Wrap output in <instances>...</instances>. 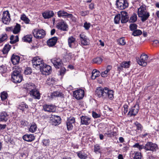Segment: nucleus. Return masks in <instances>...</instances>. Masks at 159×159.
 <instances>
[{
	"mask_svg": "<svg viewBox=\"0 0 159 159\" xmlns=\"http://www.w3.org/2000/svg\"><path fill=\"white\" fill-rule=\"evenodd\" d=\"M95 94L99 98L102 97L104 99L108 98L112 100L114 98L113 91L107 87L103 88L100 87L97 88L95 91Z\"/></svg>",
	"mask_w": 159,
	"mask_h": 159,
	"instance_id": "obj_1",
	"label": "nucleus"
},
{
	"mask_svg": "<svg viewBox=\"0 0 159 159\" xmlns=\"http://www.w3.org/2000/svg\"><path fill=\"white\" fill-rule=\"evenodd\" d=\"M129 20V17L127 12L126 11H122L120 14L116 15L114 19L115 23L117 24L121 20L122 23L127 22Z\"/></svg>",
	"mask_w": 159,
	"mask_h": 159,
	"instance_id": "obj_2",
	"label": "nucleus"
},
{
	"mask_svg": "<svg viewBox=\"0 0 159 159\" xmlns=\"http://www.w3.org/2000/svg\"><path fill=\"white\" fill-rule=\"evenodd\" d=\"M146 8V6L143 5L138 9V16L141 18V20L142 22L146 20L150 16L149 13L147 11Z\"/></svg>",
	"mask_w": 159,
	"mask_h": 159,
	"instance_id": "obj_3",
	"label": "nucleus"
},
{
	"mask_svg": "<svg viewBox=\"0 0 159 159\" xmlns=\"http://www.w3.org/2000/svg\"><path fill=\"white\" fill-rule=\"evenodd\" d=\"M32 63L33 67L36 69L39 70L44 66L43 60L39 57H35L32 60Z\"/></svg>",
	"mask_w": 159,
	"mask_h": 159,
	"instance_id": "obj_4",
	"label": "nucleus"
},
{
	"mask_svg": "<svg viewBox=\"0 0 159 159\" xmlns=\"http://www.w3.org/2000/svg\"><path fill=\"white\" fill-rule=\"evenodd\" d=\"M11 78L13 82L15 83H19L22 80V77L19 71L15 70L12 75Z\"/></svg>",
	"mask_w": 159,
	"mask_h": 159,
	"instance_id": "obj_5",
	"label": "nucleus"
},
{
	"mask_svg": "<svg viewBox=\"0 0 159 159\" xmlns=\"http://www.w3.org/2000/svg\"><path fill=\"white\" fill-rule=\"evenodd\" d=\"M32 33L34 36L38 39L43 38L45 35V32L43 30L37 28L34 29L33 30Z\"/></svg>",
	"mask_w": 159,
	"mask_h": 159,
	"instance_id": "obj_6",
	"label": "nucleus"
},
{
	"mask_svg": "<svg viewBox=\"0 0 159 159\" xmlns=\"http://www.w3.org/2000/svg\"><path fill=\"white\" fill-rule=\"evenodd\" d=\"M157 145L152 142H148L144 146V149L147 151H151L155 152L158 149Z\"/></svg>",
	"mask_w": 159,
	"mask_h": 159,
	"instance_id": "obj_7",
	"label": "nucleus"
},
{
	"mask_svg": "<svg viewBox=\"0 0 159 159\" xmlns=\"http://www.w3.org/2000/svg\"><path fill=\"white\" fill-rule=\"evenodd\" d=\"M57 15L59 17H62L70 18L73 21H75V19L73 15L71 14H69L64 11L61 10L57 12Z\"/></svg>",
	"mask_w": 159,
	"mask_h": 159,
	"instance_id": "obj_8",
	"label": "nucleus"
},
{
	"mask_svg": "<svg viewBox=\"0 0 159 159\" xmlns=\"http://www.w3.org/2000/svg\"><path fill=\"white\" fill-rule=\"evenodd\" d=\"M116 6L119 9L123 10L128 7V3L127 0H117Z\"/></svg>",
	"mask_w": 159,
	"mask_h": 159,
	"instance_id": "obj_9",
	"label": "nucleus"
},
{
	"mask_svg": "<svg viewBox=\"0 0 159 159\" xmlns=\"http://www.w3.org/2000/svg\"><path fill=\"white\" fill-rule=\"evenodd\" d=\"M2 18V20L3 23L5 24H8L11 20L10 14L8 11H4Z\"/></svg>",
	"mask_w": 159,
	"mask_h": 159,
	"instance_id": "obj_10",
	"label": "nucleus"
},
{
	"mask_svg": "<svg viewBox=\"0 0 159 159\" xmlns=\"http://www.w3.org/2000/svg\"><path fill=\"white\" fill-rule=\"evenodd\" d=\"M39 70L43 74L47 75L50 74L52 71V68L50 66L44 64V66Z\"/></svg>",
	"mask_w": 159,
	"mask_h": 159,
	"instance_id": "obj_11",
	"label": "nucleus"
},
{
	"mask_svg": "<svg viewBox=\"0 0 159 159\" xmlns=\"http://www.w3.org/2000/svg\"><path fill=\"white\" fill-rule=\"evenodd\" d=\"M148 57V56L146 54H142L140 57V59L137 60L138 63L140 65L146 66L147 65V62L146 61L147 60Z\"/></svg>",
	"mask_w": 159,
	"mask_h": 159,
	"instance_id": "obj_12",
	"label": "nucleus"
},
{
	"mask_svg": "<svg viewBox=\"0 0 159 159\" xmlns=\"http://www.w3.org/2000/svg\"><path fill=\"white\" fill-rule=\"evenodd\" d=\"M74 97L77 100L82 99L84 96V93L83 90L79 89L73 92Z\"/></svg>",
	"mask_w": 159,
	"mask_h": 159,
	"instance_id": "obj_13",
	"label": "nucleus"
},
{
	"mask_svg": "<svg viewBox=\"0 0 159 159\" xmlns=\"http://www.w3.org/2000/svg\"><path fill=\"white\" fill-rule=\"evenodd\" d=\"M51 61L54 66L57 69L60 68L63 65L62 61L60 58L56 57L53 58Z\"/></svg>",
	"mask_w": 159,
	"mask_h": 159,
	"instance_id": "obj_14",
	"label": "nucleus"
},
{
	"mask_svg": "<svg viewBox=\"0 0 159 159\" xmlns=\"http://www.w3.org/2000/svg\"><path fill=\"white\" fill-rule=\"evenodd\" d=\"M139 107L138 105H135L129 109L128 115L129 116H135L138 113L139 111Z\"/></svg>",
	"mask_w": 159,
	"mask_h": 159,
	"instance_id": "obj_15",
	"label": "nucleus"
},
{
	"mask_svg": "<svg viewBox=\"0 0 159 159\" xmlns=\"http://www.w3.org/2000/svg\"><path fill=\"white\" fill-rule=\"evenodd\" d=\"M29 93L30 96L34 99L39 100L40 98V93L36 88Z\"/></svg>",
	"mask_w": 159,
	"mask_h": 159,
	"instance_id": "obj_16",
	"label": "nucleus"
},
{
	"mask_svg": "<svg viewBox=\"0 0 159 159\" xmlns=\"http://www.w3.org/2000/svg\"><path fill=\"white\" fill-rule=\"evenodd\" d=\"M51 124L54 126H56L60 123L61 118L58 116L52 115L50 118Z\"/></svg>",
	"mask_w": 159,
	"mask_h": 159,
	"instance_id": "obj_17",
	"label": "nucleus"
},
{
	"mask_svg": "<svg viewBox=\"0 0 159 159\" xmlns=\"http://www.w3.org/2000/svg\"><path fill=\"white\" fill-rule=\"evenodd\" d=\"M57 27L59 29L63 31L67 30L68 25L63 20H61L58 22L56 25Z\"/></svg>",
	"mask_w": 159,
	"mask_h": 159,
	"instance_id": "obj_18",
	"label": "nucleus"
},
{
	"mask_svg": "<svg viewBox=\"0 0 159 159\" xmlns=\"http://www.w3.org/2000/svg\"><path fill=\"white\" fill-rule=\"evenodd\" d=\"M81 124L88 125L91 122V118L86 116H82L80 117Z\"/></svg>",
	"mask_w": 159,
	"mask_h": 159,
	"instance_id": "obj_19",
	"label": "nucleus"
},
{
	"mask_svg": "<svg viewBox=\"0 0 159 159\" xmlns=\"http://www.w3.org/2000/svg\"><path fill=\"white\" fill-rule=\"evenodd\" d=\"M36 88V86L32 83H26L23 85V88L30 92Z\"/></svg>",
	"mask_w": 159,
	"mask_h": 159,
	"instance_id": "obj_20",
	"label": "nucleus"
},
{
	"mask_svg": "<svg viewBox=\"0 0 159 159\" xmlns=\"http://www.w3.org/2000/svg\"><path fill=\"white\" fill-rule=\"evenodd\" d=\"M58 39L56 37H54L48 40L47 44L49 47H52L56 44Z\"/></svg>",
	"mask_w": 159,
	"mask_h": 159,
	"instance_id": "obj_21",
	"label": "nucleus"
},
{
	"mask_svg": "<svg viewBox=\"0 0 159 159\" xmlns=\"http://www.w3.org/2000/svg\"><path fill=\"white\" fill-rule=\"evenodd\" d=\"M79 37L80 38L81 45L85 46L89 44V42L85 35L83 34H80Z\"/></svg>",
	"mask_w": 159,
	"mask_h": 159,
	"instance_id": "obj_22",
	"label": "nucleus"
},
{
	"mask_svg": "<svg viewBox=\"0 0 159 159\" xmlns=\"http://www.w3.org/2000/svg\"><path fill=\"white\" fill-rule=\"evenodd\" d=\"M78 157L81 159H87L88 155L84 151H80L76 152Z\"/></svg>",
	"mask_w": 159,
	"mask_h": 159,
	"instance_id": "obj_23",
	"label": "nucleus"
},
{
	"mask_svg": "<svg viewBox=\"0 0 159 159\" xmlns=\"http://www.w3.org/2000/svg\"><path fill=\"white\" fill-rule=\"evenodd\" d=\"M54 13L52 11H45L42 13V16L45 19H48L53 16Z\"/></svg>",
	"mask_w": 159,
	"mask_h": 159,
	"instance_id": "obj_24",
	"label": "nucleus"
},
{
	"mask_svg": "<svg viewBox=\"0 0 159 159\" xmlns=\"http://www.w3.org/2000/svg\"><path fill=\"white\" fill-rule=\"evenodd\" d=\"M20 57L18 55L13 54L11 57V61L13 65H16L19 63L20 60Z\"/></svg>",
	"mask_w": 159,
	"mask_h": 159,
	"instance_id": "obj_25",
	"label": "nucleus"
},
{
	"mask_svg": "<svg viewBox=\"0 0 159 159\" xmlns=\"http://www.w3.org/2000/svg\"><path fill=\"white\" fill-rule=\"evenodd\" d=\"M43 108L45 111L49 112H53L55 111L54 106L48 105H45L43 106Z\"/></svg>",
	"mask_w": 159,
	"mask_h": 159,
	"instance_id": "obj_26",
	"label": "nucleus"
},
{
	"mask_svg": "<svg viewBox=\"0 0 159 159\" xmlns=\"http://www.w3.org/2000/svg\"><path fill=\"white\" fill-rule=\"evenodd\" d=\"M35 138L34 136L32 134L25 135L23 137V139L28 142L32 141L35 139Z\"/></svg>",
	"mask_w": 159,
	"mask_h": 159,
	"instance_id": "obj_27",
	"label": "nucleus"
},
{
	"mask_svg": "<svg viewBox=\"0 0 159 159\" xmlns=\"http://www.w3.org/2000/svg\"><path fill=\"white\" fill-rule=\"evenodd\" d=\"M9 118V115L7 113L3 112L0 114V121L6 122L8 120Z\"/></svg>",
	"mask_w": 159,
	"mask_h": 159,
	"instance_id": "obj_28",
	"label": "nucleus"
},
{
	"mask_svg": "<svg viewBox=\"0 0 159 159\" xmlns=\"http://www.w3.org/2000/svg\"><path fill=\"white\" fill-rule=\"evenodd\" d=\"M75 38H74L73 36H70L69 37L68 39V45L71 48H74V46L72 45V44H75Z\"/></svg>",
	"mask_w": 159,
	"mask_h": 159,
	"instance_id": "obj_29",
	"label": "nucleus"
},
{
	"mask_svg": "<svg viewBox=\"0 0 159 159\" xmlns=\"http://www.w3.org/2000/svg\"><path fill=\"white\" fill-rule=\"evenodd\" d=\"M32 38L33 36L31 34L27 35L23 37L22 40L24 42L30 43L32 41Z\"/></svg>",
	"mask_w": 159,
	"mask_h": 159,
	"instance_id": "obj_30",
	"label": "nucleus"
},
{
	"mask_svg": "<svg viewBox=\"0 0 159 159\" xmlns=\"http://www.w3.org/2000/svg\"><path fill=\"white\" fill-rule=\"evenodd\" d=\"M133 159H143L142 155L141 152H135L133 154Z\"/></svg>",
	"mask_w": 159,
	"mask_h": 159,
	"instance_id": "obj_31",
	"label": "nucleus"
},
{
	"mask_svg": "<svg viewBox=\"0 0 159 159\" xmlns=\"http://www.w3.org/2000/svg\"><path fill=\"white\" fill-rule=\"evenodd\" d=\"M111 68V66L110 65L107 66V67L106 70L102 72L101 73V76L103 77H107V73L109 72Z\"/></svg>",
	"mask_w": 159,
	"mask_h": 159,
	"instance_id": "obj_32",
	"label": "nucleus"
},
{
	"mask_svg": "<svg viewBox=\"0 0 159 159\" xmlns=\"http://www.w3.org/2000/svg\"><path fill=\"white\" fill-rule=\"evenodd\" d=\"M100 75V72L96 69H94L92 71L91 76L92 79L94 80L97 77H98Z\"/></svg>",
	"mask_w": 159,
	"mask_h": 159,
	"instance_id": "obj_33",
	"label": "nucleus"
},
{
	"mask_svg": "<svg viewBox=\"0 0 159 159\" xmlns=\"http://www.w3.org/2000/svg\"><path fill=\"white\" fill-rule=\"evenodd\" d=\"M37 128V127L36 124L34 122H33L31 124L29 129V131L31 133H34L36 131Z\"/></svg>",
	"mask_w": 159,
	"mask_h": 159,
	"instance_id": "obj_34",
	"label": "nucleus"
},
{
	"mask_svg": "<svg viewBox=\"0 0 159 159\" xmlns=\"http://www.w3.org/2000/svg\"><path fill=\"white\" fill-rule=\"evenodd\" d=\"M56 82V79L52 77L48 78L46 81V83L48 85L53 84Z\"/></svg>",
	"mask_w": 159,
	"mask_h": 159,
	"instance_id": "obj_35",
	"label": "nucleus"
},
{
	"mask_svg": "<svg viewBox=\"0 0 159 159\" xmlns=\"http://www.w3.org/2000/svg\"><path fill=\"white\" fill-rule=\"evenodd\" d=\"M13 32L14 34H18L20 30V25L17 23L14 27L13 28Z\"/></svg>",
	"mask_w": 159,
	"mask_h": 159,
	"instance_id": "obj_36",
	"label": "nucleus"
},
{
	"mask_svg": "<svg viewBox=\"0 0 159 159\" xmlns=\"http://www.w3.org/2000/svg\"><path fill=\"white\" fill-rule=\"evenodd\" d=\"M52 98H53L55 97H61L63 96V94L62 93L59 91L54 92L52 93L50 95Z\"/></svg>",
	"mask_w": 159,
	"mask_h": 159,
	"instance_id": "obj_37",
	"label": "nucleus"
},
{
	"mask_svg": "<svg viewBox=\"0 0 159 159\" xmlns=\"http://www.w3.org/2000/svg\"><path fill=\"white\" fill-rule=\"evenodd\" d=\"M11 41L10 43L11 44H14L16 43L19 41V38L17 35L15 37L13 35H11L10 38Z\"/></svg>",
	"mask_w": 159,
	"mask_h": 159,
	"instance_id": "obj_38",
	"label": "nucleus"
},
{
	"mask_svg": "<svg viewBox=\"0 0 159 159\" xmlns=\"http://www.w3.org/2000/svg\"><path fill=\"white\" fill-rule=\"evenodd\" d=\"M20 19L26 24H28L30 23V20L24 14L21 15Z\"/></svg>",
	"mask_w": 159,
	"mask_h": 159,
	"instance_id": "obj_39",
	"label": "nucleus"
},
{
	"mask_svg": "<svg viewBox=\"0 0 159 159\" xmlns=\"http://www.w3.org/2000/svg\"><path fill=\"white\" fill-rule=\"evenodd\" d=\"M11 48V46L9 45H6L3 48L2 52L3 54H7L8 53Z\"/></svg>",
	"mask_w": 159,
	"mask_h": 159,
	"instance_id": "obj_40",
	"label": "nucleus"
},
{
	"mask_svg": "<svg viewBox=\"0 0 159 159\" xmlns=\"http://www.w3.org/2000/svg\"><path fill=\"white\" fill-rule=\"evenodd\" d=\"M28 107V105L25 102H22L19 106L18 108L20 110L24 111L25 109H27Z\"/></svg>",
	"mask_w": 159,
	"mask_h": 159,
	"instance_id": "obj_41",
	"label": "nucleus"
},
{
	"mask_svg": "<svg viewBox=\"0 0 159 159\" xmlns=\"http://www.w3.org/2000/svg\"><path fill=\"white\" fill-rule=\"evenodd\" d=\"M102 59L100 57H97L93 59V63L99 64L101 63L102 61Z\"/></svg>",
	"mask_w": 159,
	"mask_h": 159,
	"instance_id": "obj_42",
	"label": "nucleus"
},
{
	"mask_svg": "<svg viewBox=\"0 0 159 159\" xmlns=\"http://www.w3.org/2000/svg\"><path fill=\"white\" fill-rule=\"evenodd\" d=\"M94 152L96 153H98L101 152V147L98 144H96L94 146Z\"/></svg>",
	"mask_w": 159,
	"mask_h": 159,
	"instance_id": "obj_43",
	"label": "nucleus"
},
{
	"mask_svg": "<svg viewBox=\"0 0 159 159\" xmlns=\"http://www.w3.org/2000/svg\"><path fill=\"white\" fill-rule=\"evenodd\" d=\"M116 133L115 132H112L111 130H108L104 134V135L107 136L108 137H111L114 136V134Z\"/></svg>",
	"mask_w": 159,
	"mask_h": 159,
	"instance_id": "obj_44",
	"label": "nucleus"
},
{
	"mask_svg": "<svg viewBox=\"0 0 159 159\" xmlns=\"http://www.w3.org/2000/svg\"><path fill=\"white\" fill-rule=\"evenodd\" d=\"M142 34V31L139 30H134L132 34L134 36H136L140 35Z\"/></svg>",
	"mask_w": 159,
	"mask_h": 159,
	"instance_id": "obj_45",
	"label": "nucleus"
},
{
	"mask_svg": "<svg viewBox=\"0 0 159 159\" xmlns=\"http://www.w3.org/2000/svg\"><path fill=\"white\" fill-rule=\"evenodd\" d=\"M75 122V119L72 117H70L67 119V123L74 125Z\"/></svg>",
	"mask_w": 159,
	"mask_h": 159,
	"instance_id": "obj_46",
	"label": "nucleus"
},
{
	"mask_svg": "<svg viewBox=\"0 0 159 159\" xmlns=\"http://www.w3.org/2000/svg\"><path fill=\"white\" fill-rule=\"evenodd\" d=\"M137 17L136 14H134L130 17L129 21L130 22H135L137 20Z\"/></svg>",
	"mask_w": 159,
	"mask_h": 159,
	"instance_id": "obj_47",
	"label": "nucleus"
},
{
	"mask_svg": "<svg viewBox=\"0 0 159 159\" xmlns=\"http://www.w3.org/2000/svg\"><path fill=\"white\" fill-rule=\"evenodd\" d=\"M130 61H123L120 64L121 66L124 68H129L130 66Z\"/></svg>",
	"mask_w": 159,
	"mask_h": 159,
	"instance_id": "obj_48",
	"label": "nucleus"
},
{
	"mask_svg": "<svg viewBox=\"0 0 159 159\" xmlns=\"http://www.w3.org/2000/svg\"><path fill=\"white\" fill-rule=\"evenodd\" d=\"M8 94L6 92H2L1 94V97L2 100H4L7 98Z\"/></svg>",
	"mask_w": 159,
	"mask_h": 159,
	"instance_id": "obj_49",
	"label": "nucleus"
},
{
	"mask_svg": "<svg viewBox=\"0 0 159 159\" xmlns=\"http://www.w3.org/2000/svg\"><path fill=\"white\" fill-rule=\"evenodd\" d=\"M133 147L137 148L139 150H141L142 149H144V145H140L139 143H136L133 146Z\"/></svg>",
	"mask_w": 159,
	"mask_h": 159,
	"instance_id": "obj_50",
	"label": "nucleus"
},
{
	"mask_svg": "<svg viewBox=\"0 0 159 159\" xmlns=\"http://www.w3.org/2000/svg\"><path fill=\"white\" fill-rule=\"evenodd\" d=\"M134 124L137 127L138 130H140L141 131L142 130L143 127L140 123L137 121H136L134 123Z\"/></svg>",
	"mask_w": 159,
	"mask_h": 159,
	"instance_id": "obj_51",
	"label": "nucleus"
},
{
	"mask_svg": "<svg viewBox=\"0 0 159 159\" xmlns=\"http://www.w3.org/2000/svg\"><path fill=\"white\" fill-rule=\"evenodd\" d=\"M32 72V69L30 67H27L25 68L24 73L26 75L30 74Z\"/></svg>",
	"mask_w": 159,
	"mask_h": 159,
	"instance_id": "obj_52",
	"label": "nucleus"
},
{
	"mask_svg": "<svg viewBox=\"0 0 159 159\" xmlns=\"http://www.w3.org/2000/svg\"><path fill=\"white\" fill-rule=\"evenodd\" d=\"M137 25L135 24H131L129 25V29L131 31H134L137 29Z\"/></svg>",
	"mask_w": 159,
	"mask_h": 159,
	"instance_id": "obj_53",
	"label": "nucleus"
},
{
	"mask_svg": "<svg viewBox=\"0 0 159 159\" xmlns=\"http://www.w3.org/2000/svg\"><path fill=\"white\" fill-rule=\"evenodd\" d=\"M7 36L6 34H2V37L0 38V43L7 39Z\"/></svg>",
	"mask_w": 159,
	"mask_h": 159,
	"instance_id": "obj_54",
	"label": "nucleus"
},
{
	"mask_svg": "<svg viewBox=\"0 0 159 159\" xmlns=\"http://www.w3.org/2000/svg\"><path fill=\"white\" fill-rule=\"evenodd\" d=\"M60 68V69L59 71L60 74L61 76L63 75L65 73L66 69L65 67H62V66Z\"/></svg>",
	"mask_w": 159,
	"mask_h": 159,
	"instance_id": "obj_55",
	"label": "nucleus"
},
{
	"mask_svg": "<svg viewBox=\"0 0 159 159\" xmlns=\"http://www.w3.org/2000/svg\"><path fill=\"white\" fill-rule=\"evenodd\" d=\"M20 125L21 127H24L25 126H26L28 124L27 121H25L24 120H21L20 121Z\"/></svg>",
	"mask_w": 159,
	"mask_h": 159,
	"instance_id": "obj_56",
	"label": "nucleus"
},
{
	"mask_svg": "<svg viewBox=\"0 0 159 159\" xmlns=\"http://www.w3.org/2000/svg\"><path fill=\"white\" fill-rule=\"evenodd\" d=\"M118 43L122 45H124L126 43L125 42V39L124 38H120L118 40Z\"/></svg>",
	"mask_w": 159,
	"mask_h": 159,
	"instance_id": "obj_57",
	"label": "nucleus"
},
{
	"mask_svg": "<svg viewBox=\"0 0 159 159\" xmlns=\"http://www.w3.org/2000/svg\"><path fill=\"white\" fill-rule=\"evenodd\" d=\"M50 141L48 139H44L42 141L43 145L45 146H47L49 145Z\"/></svg>",
	"mask_w": 159,
	"mask_h": 159,
	"instance_id": "obj_58",
	"label": "nucleus"
},
{
	"mask_svg": "<svg viewBox=\"0 0 159 159\" xmlns=\"http://www.w3.org/2000/svg\"><path fill=\"white\" fill-rule=\"evenodd\" d=\"M90 26V24L89 23H88L87 22H85L84 23V27L86 30H88Z\"/></svg>",
	"mask_w": 159,
	"mask_h": 159,
	"instance_id": "obj_59",
	"label": "nucleus"
},
{
	"mask_svg": "<svg viewBox=\"0 0 159 159\" xmlns=\"http://www.w3.org/2000/svg\"><path fill=\"white\" fill-rule=\"evenodd\" d=\"M80 13L82 16H84L89 14V11H80Z\"/></svg>",
	"mask_w": 159,
	"mask_h": 159,
	"instance_id": "obj_60",
	"label": "nucleus"
},
{
	"mask_svg": "<svg viewBox=\"0 0 159 159\" xmlns=\"http://www.w3.org/2000/svg\"><path fill=\"white\" fill-rule=\"evenodd\" d=\"M93 117L94 118H98L100 117L101 115L100 114H97L96 112L93 111L92 112Z\"/></svg>",
	"mask_w": 159,
	"mask_h": 159,
	"instance_id": "obj_61",
	"label": "nucleus"
},
{
	"mask_svg": "<svg viewBox=\"0 0 159 159\" xmlns=\"http://www.w3.org/2000/svg\"><path fill=\"white\" fill-rule=\"evenodd\" d=\"M73 124L66 123L67 129L68 130H71L73 127Z\"/></svg>",
	"mask_w": 159,
	"mask_h": 159,
	"instance_id": "obj_62",
	"label": "nucleus"
},
{
	"mask_svg": "<svg viewBox=\"0 0 159 159\" xmlns=\"http://www.w3.org/2000/svg\"><path fill=\"white\" fill-rule=\"evenodd\" d=\"M123 107L124 108V113L125 114L128 111V106L127 104H125L123 106Z\"/></svg>",
	"mask_w": 159,
	"mask_h": 159,
	"instance_id": "obj_63",
	"label": "nucleus"
},
{
	"mask_svg": "<svg viewBox=\"0 0 159 159\" xmlns=\"http://www.w3.org/2000/svg\"><path fill=\"white\" fill-rule=\"evenodd\" d=\"M123 70V67L121 66V65L120 64V66H119L117 67V70L119 71V73L122 71Z\"/></svg>",
	"mask_w": 159,
	"mask_h": 159,
	"instance_id": "obj_64",
	"label": "nucleus"
}]
</instances>
